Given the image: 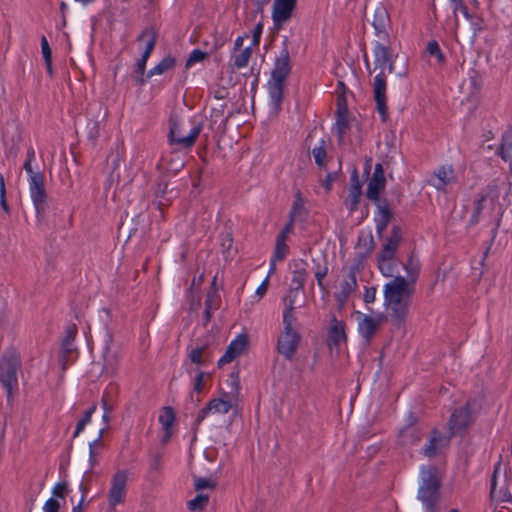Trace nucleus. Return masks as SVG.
<instances>
[{
	"mask_svg": "<svg viewBox=\"0 0 512 512\" xmlns=\"http://www.w3.org/2000/svg\"><path fill=\"white\" fill-rule=\"evenodd\" d=\"M413 293L414 287L409 286V281L402 276L394 277L384 287L385 305L392 324L397 328H400L407 318Z\"/></svg>",
	"mask_w": 512,
	"mask_h": 512,
	"instance_id": "f257e3e1",
	"label": "nucleus"
},
{
	"mask_svg": "<svg viewBox=\"0 0 512 512\" xmlns=\"http://www.w3.org/2000/svg\"><path fill=\"white\" fill-rule=\"evenodd\" d=\"M374 70L379 69V73L374 78L373 95L376 102L377 111L385 121L388 116L386 105V71L391 73L394 69L389 47L377 42L374 47Z\"/></svg>",
	"mask_w": 512,
	"mask_h": 512,
	"instance_id": "f03ea898",
	"label": "nucleus"
},
{
	"mask_svg": "<svg viewBox=\"0 0 512 512\" xmlns=\"http://www.w3.org/2000/svg\"><path fill=\"white\" fill-rule=\"evenodd\" d=\"M291 59L287 46V39L275 59L274 67L268 81V92L272 109L278 113L281 110L285 81L291 73Z\"/></svg>",
	"mask_w": 512,
	"mask_h": 512,
	"instance_id": "7ed1b4c3",
	"label": "nucleus"
},
{
	"mask_svg": "<svg viewBox=\"0 0 512 512\" xmlns=\"http://www.w3.org/2000/svg\"><path fill=\"white\" fill-rule=\"evenodd\" d=\"M285 309L283 311V331L277 340V352L286 360L293 359L301 341L300 333L295 329L296 317L294 315L295 296L291 294L284 299Z\"/></svg>",
	"mask_w": 512,
	"mask_h": 512,
	"instance_id": "20e7f679",
	"label": "nucleus"
},
{
	"mask_svg": "<svg viewBox=\"0 0 512 512\" xmlns=\"http://www.w3.org/2000/svg\"><path fill=\"white\" fill-rule=\"evenodd\" d=\"M441 479L434 466H423L420 470V486L417 498L421 501L425 512H441Z\"/></svg>",
	"mask_w": 512,
	"mask_h": 512,
	"instance_id": "39448f33",
	"label": "nucleus"
},
{
	"mask_svg": "<svg viewBox=\"0 0 512 512\" xmlns=\"http://www.w3.org/2000/svg\"><path fill=\"white\" fill-rule=\"evenodd\" d=\"M203 128L202 120L193 117L186 120L170 119L169 141L181 148H190Z\"/></svg>",
	"mask_w": 512,
	"mask_h": 512,
	"instance_id": "423d86ee",
	"label": "nucleus"
},
{
	"mask_svg": "<svg viewBox=\"0 0 512 512\" xmlns=\"http://www.w3.org/2000/svg\"><path fill=\"white\" fill-rule=\"evenodd\" d=\"M21 369L20 356L13 352H6L0 359V384L6 390L8 401L14 398L18 390V372Z\"/></svg>",
	"mask_w": 512,
	"mask_h": 512,
	"instance_id": "0eeeda50",
	"label": "nucleus"
},
{
	"mask_svg": "<svg viewBox=\"0 0 512 512\" xmlns=\"http://www.w3.org/2000/svg\"><path fill=\"white\" fill-rule=\"evenodd\" d=\"M231 386V390L225 393L224 398H215L208 402L206 407L201 409L196 417L195 426L198 427L200 423L209 415L213 414H227L233 407V399L237 398L240 389L238 375L232 373L230 379L227 381Z\"/></svg>",
	"mask_w": 512,
	"mask_h": 512,
	"instance_id": "6e6552de",
	"label": "nucleus"
},
{
	"mask_svg": "<svg viewBox=\"0 0 512 512\" xmlns=\"http://www.w3.org/2000/svg\"><path fill=\"white\" fill-rule=\"evenodd\" d=\"M24 169L29 176V192L38 218H42L48 208L44 176L33 170L29 161H25Z\"/></svg>",
	"mask_w": 512,
	"mask_h": 512,
	"instance_id": "1a4fd4ad",
	"label": "nucleus"
},
{
	"mask_svg": "<svg viewBox=\"0 0 512 512\" xmlns=\"http://www.w3.org/2000/svg\"><path fill=\"white\" fill-rule=\"evenodd\" d=\"M137 41L143 42L145 44V48L141 54L140 59H138L135 65V69L133 70L131 77L137 85L142 86L146 82L144 77L146 63L156 46L157 32L153 27H146L137 37Z\"/></svg>",
	"mask_w": 512,
	"mask_h": 512,
	"instance_id": "9d476101",
	"label": "nucleus"
},
{
	"mask_svg": "<svg viewBox=\"0 0 512 512\" xmlns=\"http://www.w3.org/2000/svg\"><path fill=\"white\" fill-rule=\"evenodd\" d=\"M356 272L357 266L355 265L342 269V278L337 291L334 293V298L339 308H343L345 306L349 297L358 287Z\"/></svg>",
	"mask_w": 512,
	"mask_h": 512,
	"instance_id": "9b49d317",
	"label": "nucleus"
},
{
	"mask_svg": "<svg viewBox=\"0 0 512 512\" xmlns=\"http://www.w3.org/2000/svg\"><path fill=\"white\" fill-rule=\"evenodd\" d=\"M473 423L470 403L467 402L453 411L448 421L449 433L454 435H464L469 426Z\"/></svg>",
	"mask_w": 512,
	"mask_h": 512,
	"instance_id": "f8f14e48",
	"label": "nucleus"
},
{
	"mask_svg": "<svg viewBox=\"0 0 512 512\" xmlns=\"http://www.w3.org/2000/svg\"><path fill=\"white\" fill-rule=\"evenodd\" d=\"M387 320V316L378 314L369 316L358 313V331L367 344H370L377 330Z\"/></svg>",
	"mask_w": 512,
	"mask_h": 512,
	"instance_id": "ddd939ff",
	"label": "nucleus"
},
{
	"mask_svg": "<svg viewBox=\"0 0 512 512\" xmlns=\"http://www.w3.org/2000/svg\"><path fill=\"white\" fill-rule=\"evenodd\" d=\"M128 474L125 470H118L111 479V487L108 492L109 506L114 508L125 499Z\"/></svg>",
	"mask_w": 512,
	"mask_h": 512,
	"instance_id": "4468645a",
	"label": "nucleus"
},
{
	"mask_svg": "<svg viewBox=\"0 0 512 512\" xmlns=\"http://www.w3.org/2000/svg\"><path fill=\"white\" fill-rule=\"evenodd\" d=\"M453 436L448 433L442 434L437 429L431 431L428 443L424 446L422 453L428 458H435L442 454L445 449L450 445V440Z\"/></svg>",
	"mask_w": 512,
	"mask_h": 512,
	"instance_id": "2eb2a0df",
	"label": "nucleus"
},
{
	"mask_svg": "<svg viewBox=\"0 0 512 512\" xmlns=\"http://www.w3.org/2000/svg\"><path fill=\"white\" fill-rule=\"evenodd\" d=\"M456 182V176L451 165H444L439 167L430 179L433 185L439 191H445L448 186Z\"/></svg>",
	"mask_w": 512,
	"mask_h": 512,
	"instance_id": "dca6fc26",
	"label": "nucleus"
},
{
	"mask_svg": "<svg viewBox=\"0 0 512 512\" xmlns=\"http://www.w3.org/2000/svg\"><path fill=\"white\" fill-rule=\"evenodd\" d=\"M296 7V0H275L273 5L272 18L275 26L287 22Z\"/></svg>",
	"mask_w": 512,
	"mask_h": 512,
	"instance_id": "f3484780",
	"label": "nucleus"
},
{
	"mask_svg": "<svg viewBox=\"0 0 512 512\" xmlns=\"http://www.w3.org/2000/svg\"><path fill=\"white\" fill-rule=\"evenodd\" d=\"M247 345V337L246 335H239L236 339H234L226 349L224 355L219 359L218 365L223 366L225 364L230 363L236 357L241 355Z\"/></svg>",
	"mask_w": 512,
	"mask_h": 512,
	"instance_id": "a211bd4d",
	"label": "nucleus"
},
{
	"mask_svg": "<svg viewBox=\"0 0 512 512\" xmlns=\"http://www.w3.org/2000/svg\"><path fill=\"white\" fill-rule=\"evenodd\" d=\"M402 240V232L399 226H393L390 236L386 239L378 256L384 259H393Z\"/></svg>",
	"mask_w": 512,
	"mask_h": 512,
	"instance_id": "6ab92c4d",
	"label": "nucleus"
},
{
	"mask_svg": "<svg viewBox=\"0 0 512 512\" xmlns=\"http://www.w3.org/2000/svg\"><path fill=\"white\" fill-rule=\"evenodd\" d=\"M346 341L345 323L334 318L328 333V345L330 349H332L333 346L338 347L341 343H345Z\"/></svg>",
	"mask_w": 512,
	"mask_h": 512,
	"instance_id": "aec40b11",
	"label": "nucleus"
},
{
	"mask_svg": "<svg viewBox=\"0 0 512 512\" xmlns=\"http://www.w3.org/2000/svg\"><path fill=\"white\" fill-rule=\"evenodd\" d=\"M352 184L349 189L348 197L345 200V205L349 208L350 212H354L358 208L360 197L362 194L361 185L358 181L357 170H354L351 176Z\"/></svg>",
	"mask_w": 512,
	"mask_h": 512,
	"instance_id": "412c9836",
	"label": "nucleus"
},
{
	"mask_svg": "<svg viewBox=\"0 0 512 512\" xmlns=\"http://www.w3.org/2000/svg\"><path fill=\"white\" fill-rule=\"evenodd\" d=\"M386 179L371 177L368 182L366 197L378 205L381 202H387L386 199H381L380 194L385 189Z\"/></svg>",
	"mask_w": 512,
	"mask_h": 512,
	"instance_id": "4be33fe9",
	"label": "nucleus"
},
{
	"mask_svg": "<svg viewBox=\"0 0 512 512\" xmlns=\"http://www.w3.org/2000/svg\"><path fill=\"white\" fill-rule=\"evenodd\" d=\"M337 119L334 126V130L336 131V134L338 136V141L342 142L344 135L348 129V120H347V107L346 105H342L341 103H338L337 108Z\"/></svg>",
	"mask_w": 512,
	"mask_h": 512,
	"instance_id": "5701e85b",
	"label": "nucleus"
},
{
	"mask_svg": "<svg viewBox=\"0 0 512 512\" xmlns=\"http://www.w3.org/2000/svg\"><path fill=\"white\" fill-rule=\"evenodd\" d=\"M377 206L376 229L381 234L386 228L391 219V210L388 202H381Z\"/></svg>",
	"mask_w": 512,
	"mask_h": 512,
	"instance_id": "b1692460",
	"label": "nucleus"
},
{
	"mask_svg": "<svg viewBox=\"0 0 512 512\" xmlns=\"http://www.w3.org/2000/svg\"><path fill=\"white\" fill-rule=\"evenodd\" d=\"M176 66V59L172 55L165 56L155 67L150 69L146 75L149 79L154 75H162Z\"/></svg>",
	"mask_w": 512,
	"mask_h": 512,
	"instance_id": "393cba45",
	"label": "nucleus"
},
{
	"mask_svg": "<svg viewBox=\"0 0 512 512\" xmlns=\"http://www.w3.org/2000/svg\"><path fill=\"white\" fill-rule=\"evenodd\" d=\"M389 23V15L384 7H378L375 10L372 25L375 28L377 34H385L386 27Z\"/></svg>",
	"mask_w": 512,
	"mask_h": 512,
	"instance_id": "a878e982",
	"label": "nucleus"
},
{
	"mask_svg": "<svg viewBox=\"0 0 512 512\" xmlns=\"http://www.w3.org/2000/svg\"><path fill=\"white\" fill-rule=\"evenodd\" d=\"M103 361V372L108 375H114L117 370L118 357L115 353L110 351L108 346L105 348Z\"/></svg>",
	"mask_w": 512,
	"mask_h": 512,
	"instance_id": "bb28decb",
	"label": "nucleus"
},
{
	"mask_svg": "<svg viewBox=\"0 0 512 512\" xmlns=\"http://www.w3.org/2000/svg\"><path fill=\"white\" fill-rule=\"evenodd\" d=\"M404 269L407 273V278L405 279L409 281V286L413 287V284L416 281L420 270V264L418 259H416L413 255H410L408 260L404 264Z\"/></svg>",
	"mask_w": 512,
	"mask_h": 512,
	"instance_id": "cd10ccee",
	"label": "nucleus"
},
{
	"mask_svg": "<svg viewBox=\"0 0 512 512\" xmlns=\"http://www.w3.org/2000/svg\"><path fill=\"white\" fill-rule=\"evenodd\" d=\"M498 153L503 160L512 161V131L503 134Z\"/></svg>",
	"mask_w": 512,
	"mask_h": 512,
	"instance_id": "c85d7f7f",
	"label": "nucleus"
},
{
	"mask_svg": "<svg viewBox=\"0 0 512 512\" xmlns=\"http://www.w3.org/2000/svg\"><path fill=\"white\" fill-rule=\"evenodd\" d=\"M77 358V349L74 345L63 346L61 349L60 363L63 369H66L68 365L73 363Z\"/></svg>",
	"mask_w": 512,
	"mask_h": 512,
	"instance_id": "c756f323",
	"label": "nucleus"
},
{
	"mask_svg": "<svg viewBox=\"0 0 512 512\" xmlns=\"http://www.w3.org/2000/svg\"><path fill=\"white\" fill-rule=\"evenodd\" d=\"M175 421V413L172 407L166 406L163 408L162 413L159 416V422L161 423L163 430L172 429Z\"/></svg>",
	"mask_w": 512,
	"mask_h": 512,
	"instance_id": "7c9ffc66",
	"label": "nucleus"
},
{
	"mask_svg": "<svg viewBox=\"0 0 512 512\" xmlns=\"http://www.w3.org/2000/svg\"><path fill=\"white\" fill-rule=\"evenodd\" d=\"M307 279V271L304 268H297L292 272V290L299 291L303 289Z\"/></svg>",
	"mask_w": 512,
	"mask_h": 512,
	"instance_id": "2f4dec72",
	"label": "nucleus"
},
{
	"mask_svg": "<svg viewBox=\"0 0 512 512\" xmlns=\"http://www.w3.org/2000/svg\"><path fill=\"white\" fill-rule=\"evenodd\" d=\"M486 200V195L481 194L475 201H474V210L470 218V224L475 225L479 222L480 215L484 208V202Z\"/></svg>",
	"mask_w": 512,
	"mask_h": 512,
	"instance_id": "473e14b6",
	"label": "nucleus"
},
{
	"mask_svg": "<svg viewBox=\"0 0 512 512\" xmlns=\"http://www.w3.org/2000/svg\"><path fill=\"white\" fill-rule=\"evenodd\" d=\"M209 500L207 494L199 493L197 496L188 502V508L192 511L202 510L206 507Z\"/></svg>",
	"mask_w": 512,
	"mask_h": 512,
	"instance_id": "72a5a7b5",
	"label": "nucleus"
},
{
	"mask_svg": "<svg viewBox=\"0 0 512 512\" xmlns=\"http://www.w3.org/2000/svg\"><path fill=\"white\" fill-rule=\"evenodd\" d=\"M252 55V50L250 47H246L240 53L234 56V65L237 68L246 67Z\"/></svg>",
	"mask_w": 512,
	"mask_h": 512,
	"instance_id": "f704fd0d",
	"label": "nucleus"
},
{
	"mask_svg": "<svg viewBox=\"0 0 512 512\" xmlns=\"http://www.w3.org/2000/svg\"><path fill=\"white\" fill-rule=\"evenodd\" d=\"M427 53L430 56H434L437 60V63L442 64L445 61V56L443 55L439 44L437 41L432 40L427 45Z\"/></svg>",
	"mask_w": 512,
	"mask_h": 512,
	"instance_id": "c9c22d12",
	"label": "nucleus"
},
{
	"mask_svg": "<svg viewBox=\"0 0 512 512\" xmlns=\"http://www.w3.org/2000/svg\"><path fill=\"white\" fill-rule=\"evenodd\" d=\"M304 210V201L298 194L296 199L293 202L292 208L289 213V220L295 222L296 218L301 214Z\"/></svg>",
	"mask_w": 512,
	"mask_h": 512,
	"instance_id": "e433bc0d",
	"label": "nucleus"
},
{
	"mask_svg": "<svg viewBox=\"0 0 512 512\" xmlns=\"http://www.w3.org/2000/svg\"><path fill=\"white\" fill-rule=\"evenodd\" d=\"M312 155L315 159V163L320 167L323 168L325 166V159H326V150L324 148V141H321V145L318 147H315L312 150Z\"/></svg>",
	"mask_w": 512,
	"mask_h": 512,
	"instance_id": "4c0bfd02",
	"label": "nucleus"
},
{
	"mask_svg": "<svg viewBox=\"0 0 512 512\" xmlns=\"http://www.w3.org/2000/svg\"><path fill=\"white\" fill-rule=\"evenodd\" d=\"M378 267L384 276L391 277L393 275V259H384L382 256H377Z\"/></svg>",
	"mask_w": 512,
	"mask_h": 512,
	"instance_id": "58836bf2",
	"label": "nucleus"
},
{
	"mask_svg": "<svg viewBox=\"0 0 512 512\" xmlns=\"http://www.w3.org/2000/svg\"><path fill=\"white\" fill-rule=\"evenodd\" d=\"M327 274H328V266L327 265H324V266L318 265L317 266V268L315 270V278L317 280V284H318L320 290L324 293L327 292V287L325 286L323 280L327 276Z\"/></svg>",
	"mask_w": 512,
	"mask_h": 512,
	"instance_id": "ea45409f",
	"label": "nucleus"
},
{
	"mask_svg": "<svg viewBox=\"0 0 512 512\" xmlns=\"http://www.w3.org/2000/svg\"><path fill=\"white\" fill-rule=\"evenodd\" d=\"M400 436L404 444H414L420 439L417 431L413 428L403 430Z\"/></svg>",
	"mask_w": 512,
	"mask_h": 512,
	"instance_id": "a19ab883",
	"label": "nucleus"
},
{
	"mask_svg": "<svg viewBox=\"0 0 512 512\" xmlns=\"http://www.w3.org/2000/svg\"><path fill=\"white\" fill-rule=\"evenodd\" d=\"M77 334V326L75 324H69L65 330V336L62 340L63 346L74 345V340Z\"/></svg>",
	"mask_w": 512,
	"mask_h": 512,
	"instance_id": "79ce46f5",
	"label": "nucleus"
},
{
	"mask_svg": "<svg viewBox=\"0 0 512 512\" xmlns=\"http://www.w3.org/2000/svg\"><path fill=\"white\" fill-rule=\"evenodd\" d=\"M288 249L289 248L284 240L276 239V246L273 258H275V260L282 261L286 257Z\"/></svg>",
	"mask_w": 512,
	"mask_h": 512,
	"instance_id": "37998d69",
	"label": "nucleus"
},
{
	"mask_svg": "<svg viewBox=\"0 0 512 512\" xmlns=\"http://www.w3.org/2000/svg\"><path fill=\"white\" fill-rule=\"evenodd\" d=\"M217 309L215 295L209 293L205 300V318L209 321L212 313Z\"/></svg>",
	"mask_w": 512,
	"mask_h": 512,
	"instance_id": "c03bdc74",
	"label": "nucleus"
},
{
	"mask_svg": "<svg viewBox=\"0 0 512 512\" xmlns=\"http://www.w3.org/2000/svg\"><path fill=\"white\" fill-rule=\"evenodd\" d=\"M450 2L452 4V10L455 16L458 12H460L466 19L471 18L468 8L462 0H450Z\"/></svg>",
	"mask_w": 512,
	"mask_h": 512,
	"instance_id": "a18cd8bd",
	"label": "nucleus"
},
{
	"mask_svg": "<svg viewBox=\"0 0 512 512\" xmlns=\"http://www.w3.org/2000/svg\"><path fill=\"white\" fill-rule=\"evenodd\" d=\"M206 56L207 54L199 49L193 50L186 60V67L189 68L197 62L203 61Z\"/></svg>",
	"mask_w": 512,
	"mask_h": 512,
	"instance_id": "49530a36",
	"label": "nucleus"
},
{
	"mask_svg": "<svg viewBox=\"0 0 512 512\" xmlns=\"http://www.w3.org/2000/svg\"><path fill=\"white\" fill-rule=\"evenodd\" d=\"M204 351H205L204 346L192 349L189 353L190 361L196 365H202L204 363V358H203Z\"/></svg>",
	"mask_w": 512,
	"mask_h": 512,
	"instance_id": "de8ad7c7",
	"label": "nucleus"
},
{
	"mask_svg": "<svg viewBox=\"0 0 512 512\" xmlns=\"http://www.w3.org/2000/svg\"><path fill=\"white\" fill-rule=\"evenodd\" d=\"M87 128L89 139L95 142L99 136V122L96 120H91L88 122Z\"/></svg>",
	"mask_w": 512,
	"mask_h": 512,
	"instance_id": "09e8293b",
	"label": "nucleus"
},
{
	"mask_svg": "<svg viewBox=\"0 0 512 512\" xmlns=\"http://www.w3.org/2000/svg\"><path fill=\"white\" fill-rule=\"evenodd\" d=\"M216 484L206 478H196L194 487L197 491L203 490V489H214Z\"/></svg>",
	"mask_w": 512,
	"mask_h": 512,
	"instance_id": "8fccbe9b",
	"label": "nucleus"
},
{
	"mask_svg": "<svg viewBox=\"0 0 512 512\" xmlns=\"http://www.w3.org/2000/svg\"><path fill=\"white\" fill-rule=\"evenodd\" d=\"M67 492H68L67 482H59L52 489L53 496L58 497V498H64L65 495L67 494Z\"/></svg>",
	"mask_w": 512,
	"mask_h": 512,
	"instance_id": "3c124183",
	"label": "nucleus"
},
{
	"mask_svg": "<svg viewBox=\"0 0 512 512\" xmlns=\"http://www.w3.org/2000/svg\"><path fill=\"white\" fill-rule=\"evenodd\" d=\"M101 445L102 444L100 442V438L94 440L89 445V462H90L91 467H94L97 464V455H96L95 447L101 446Z\"/></svg>",
	"mask_w": 512,
	"mask_h": 512,
	"instance_id": "603ef678",
	"label": "nucleus"
},
{
	"mask_svg": "<svg viewBox=\"0 0 512 512\" xmlns=\"http://www.w3.org/2000/svg\"><path fill=\"white\" fill-rule=\"evenodd\" d=\"M41 52L45 62L52 59V51L45 36L41 38Z\"/></svg>",
	"mask_w": 512,
	"mask_h": 512,
	"instance_id": "864d4df0",
	"label": "nucleus"
},
{
	"mask_svg": "<svg viewBox=\"0 0 512 512\" xmlns=\"http://www.w3.org/2000/svg\"><path fill=\"white\" fill-rule=\"evenodd\" d=\"M263 32V23L259 22L256 24L252 31V44L253 46H258L260 43L261 35Z\"/></svg>",
	"mask_w": 512,
	"mask_h": 512,
	"instance_id": "5fc2aeb1",
	"label": "nucleus"
},
{
	"mask_svg": "<svg viewBox=\"0 0 512 512\" xmlns=\"http://www.w3.org/2000/svg\"><path fill=\"white\" fill-rule=\"evenodd\" d=\"M0 201H1L2 208L8 213L9 207H8V204L6 201L5 183H4V178L1 174H0Z\"/></svg>",
	"mask_w": 512,
	"mask_h": 512,
	"instance_id": "6e6d98bb",
	"label": "nucleus"
},
{
	"mask_svg": "<svg viewBox=\"0 0 512 512\" xmlns=\"http://www.w3.org/2000/svg\"><path fill=\"white\" fill-rule=\"evenodd\" d=\"M60 503L55 498L48 499L43 507L44 512H59Z\"/></svg>",
	"mask_w": 512,
	"mask_h": 512,
	"instance_id": "4d7b16f0",
	"label": "nucleus"
},
{
	"mask_svg": "<svg viewBox=\"0 0 512 512\" xmlns=\"http://www.w3.org/2000/svg\"><path fill=\"white\" fill-rule=\"evenodd\" d=\"M293 225L294 222L289 220L287 224L283 227V229L280 231L276 239L284 240L286 242L288 235L293 231Z\"/></svg>",
	"mask_w": 512,
	"mask_h": 512,
	"instance_id": "13d9d810",
	"label": "nucleus"
},
{
	"mask_svg": "<svg viewBox=\"0 0 512 512\" xmlns=\"http://www.w3.org/2000/svg\"><path fill=\"white\" fill-rule=\"evenodd\" d=\"M102 406H103V409H104L103 421L105 423H108L109 422V413L112 412L113 408H112L111 405L108 404V399H107V394L106 393L102 397Z\"/></svg>",
	"mask_w": 512,
	"mask_h": 512,
	"instance_id": "bf43d9fd",
	"label": "nucleus"
},
{
	"mask_svg": "<svg viewBox=\"0 0 512 512\" xmlns=\"http://www.w3.org/2000/svg\"><path fill=\"white\" fill-rule=\"evenodd\" d=\"M205 373L203 371H199L197 373V376L195 377L194 381V391L197 393H200L203 389V379H204Z\"/></svg>",
	"mask_w": 512,
	"mask_h": 512,
	"instance_id": "052dcab7",
	"label": "nucleus"
},
{
	"mask_svg": "<svg viewBox=\"0 0 512 512\" xmlns=\"http://www.w3.org/2000/svg\"><path fill=\"white\" fill-rule=\"evenodd\" d=\"M500 468V463H498L494 469L492 479H491V488H490V495L491 497H495L496 494V484H497V472Z\"/></svg>",
	"mask_w": 512,
	"mask_h": 512,
	"instance_id": "680f3d73",
	"label": "nucleus"
},
{
	"mask_svg": "<svg viewBox=\"0 0 512 512\" xmlns=\"http://www.w3.org/2000/svg\"><path fill=\"white\" fill-rule=\"evenodd\" d=\"M376 298V288L370 287L367 288L364 294V301L366 303H372L375 301Z\"/></svg>",
	"mask_w": 512,
	"mask_h": 512,
	"instance_id": "e2e57ef3",
	"label": "nucleus"
},
{
	"mask_svg": "<svg viewBox=\"0 0 512 512\" xmlns=\"http://www.w3.org/2000/svg\"><path fill=\"white\" fill-rule=\"evenodd\" d=\"M268 284H269V275L264 279V281L257 288L256 295H258L259 297H262L267 291Z\"/></svg>",
	"mask_w": 512,
	"mask_h": 512,
	"instance_id": "0e129e2a",
	"label": "nucleus"
},
{
	"mask_svg": "<svg viewBox=\"0 0 512 512\" xmlns=\"http://www.w3.org/2000/svg\"><path fill=\"white\" fill-rule=\"evenodd\" d=\"M168 184L165 182H159L157 184L155 194L157 197H163L165 193L167 192Z\"/></svg>",
	"mask_w": 512,
	"mask_h": 512,
	"instance_id": "69168bd1",
	"label": "nucleus"
},
{
	"mask_svg": "<svg viewBox=\"0 0 512 512\" xmlns=\"http://www.w3.org/2000/svg\"><path fill=\"white\" fill-rule=\"evenodd\" d=\"M371 177H376V178H380V179H385V176H384V168H383V165L381 163H377L375 165V168H374V172L372 174Z\"/></svg>",
	"mask_w": 512,
	"mask_h": 512,
	"instance_id": "338daca9",
	"label": "nucleus"
},
{
	"mask_svg": "<svg viewBox=\"0 0 512 512\" xmlns=\"http://www.w3.org/2000/svg\"><path fill=\"white\" fill-rule=\"evenodd\" d=\"M95 410H96V405H93L92 407H90L88 410L85 411V413L81 419L85 420L86 422L89 423L91 420L92 414L95 412Z\"/></svg>",
	"mask_w": 512,
	"mask_h": 512,
	"instance_id": "774afa93",
	"label": "nucleus"
}]
</instances>
